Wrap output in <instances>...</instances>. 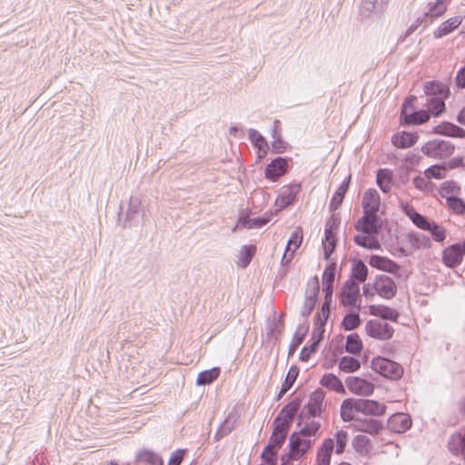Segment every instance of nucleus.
<instances>
[{"instance_id":"nucleus-39","label":"nucleus","mask_w":465,"mask_h":465,"mask_svg":"<svg viewBox=\"0 0 465 465\" xmlns=\"http://www.w3.org/2000/svg\"><path fill=\"white\" fill-rule=\"evenodd\" d=\"M221 370L219 367H213L210 370L201 371L198 374L196 384L204 386L213 383L219 377Z\"/></svg>"},{"instance_id":"nucleus-19","label":"nucleus","mask_w":465,"mask_h":465,"mask_svg":"<svg viewBox=\"0 0 465 465\" xmlns=\"http://www.w3.org/2000/svg\"><path fill=\"white\" fill-rule=\"evenodd\" d=\"M433 134L450 137H465V130L450 122H443L433 127Z\"/></svg>"},{"instance_id":"nucleus-51","label":"nucleus","mask_w":465,"mask_h":465,"mask_svg":"<svg viewBox=\"0 0 465 465\" xmlns=\"http://www.w3.org/2000/svg\"><path fill=\"white\" fill-rule=\"evenodd\" d=\"M302 242V232L300 227H297L295 231L292 233L287 246L286 251L287 252H292V253L295 252V251L301 246Z\"/></svg>"},{"instance_id":"nucleus-8","label":"nucleus","mask_w":465,"mask_h":465,"mask_svg":"<svg viewBox=\"0 0 465 465\" xmlns=\"http://www.w3.org/2000/svg\"><path fill=\"white\" fill-rule=\"evenodd\" d=\"M373 289L382 298L390 300L397 293V285L393 279L387 275H378L373 282Z\"/></svg>"},{"instance_id":"nucleus-25","label":"nucleus","mask_w":465,"mask_h":465,"mask_svg":"<svg viewBox=\"0 0 465 465\" xmlns=\"http://www.w3.org/2000/svg\"><path fill=\"white\" fill-rule=\"evenodd\" d=\"M301 185L298 183L289 185L280 195L278 201L280 207L286 208L296 201V197L300 193Z\"/></svg>"},{"instance_id":"nucleus-29","label":"nucleus","mask_w":465,"mask_h":465,"mask_svg":"<svg viewBox=\"0 0 465 465\" xmlns=\"http://www.w3.org/2000/svg\"><path fill=\"white\" fill-rule=\"evenodd\" d=\"M461 24V18L460 16L451 17L443 22L433 33L435 38H441L450 34Z\"/></svg>"},{"instance_id":"nucleus-27","label":"nucleus","mask_w":465,"mask_h":465,"mask_svg":"<svg viewBox=\"0 0 465 465\" xmlns=\"http://www.w3.org/2000/svg\"><path fill=\"white\" fill-rule=\"evenodd\" d=\"M350 181H351V175H349L341 183V184L339 186V188L334 193L333 196L331 199L330 204H329V209L331 212L337 210L342 203L344 196L349 188Z\"/></svg>"},{"instance_id":"nucleus-10","label":"nucleus","mask_w":465,"mask_h":465,"mask_svg":"<svg viewBox=\"0 0 465 465\" xmlns=\"http://www.w3.org/2000/svg\"><path fill=\"white\" fill-rule=\"evenodd\" d=\"M288 159L281 156L272 160L264 170L266 179L272 182L277 181L281 176L285 174L289 169Z\"/></svg>"},{"instance_id":"nucleus-34","label":"nucleus","mask_w":465,"mask_h":465,"mask_svg":"<svg viewBox=\"0 0 465 465\" xmlns=\"http://www.w3.org/2000/svg\"><path fill=\"white\" fill-rule=\"evenodd\" d=\"M353 241L357 245L363 247L365 249H368V250H381V245L379 242V241L377 240V238L375 237V235L357 234L354 236Z\"/></svg>"},{"instance_id":"nucleus-18","label":"nucleus","mask_w":465,"mask_h":465,"mask_svg":"<svg viewBox=\"0 0 465 465\" xmlns=\"http://www.w3.org/2000/svg\"><path fill=\"white\" fill-rule=\"evenodd\" d=\"M402 211L404 213L411 219V221L420 229L426 231L429 229L432 221L428 219L426 216L418 213L411 205L409 203L402 204Z\"/></svg>"},{"instance_id":"nucleus-2","label":"nucleus","mask_w":465,"mask_h":465,"mask_svg":"<svg viewBox=\"0 0 465 465\" xmlns=\"http://www.w3.org/2000/svg\"><path fill=\"white\" fill-rule=\"evenodd\" d=\"M340 302L344 307H354L357 311L361 309V295L360 285L354 280H347L341 290Z\"/></svg>"},{"instance_id":"nucleus-28","label":"nucleus","mask_w":465,"mask_h":465,"mask_svg":"<svg viewBox=\"0 0 465 465\" xmlns=\"http://www.w3.org/2000/svg\"><path fill=\"white\" fill-rule=\"evenodd\" d=\"M419 135L414 133L401 132L392 136V143L399 148H408L412 146L418 140Z\"/></svg>"},{"instance_id":"nucleus-32","label":"nucleus","mask_w":465,"mask_h":465,"mask_svg":"<svg viewBox=\"0 0 465 465\" xmlns=\"http://www.w3.org/2000/svg\"><path fill=\"white\" fill-rule=\"evenodd\" d=\"M388 2L389 0H362L361 14L369 16L371 13L381 12Z\"/></svg>"},{"instance_id":"nucleus-15","label":"nucleus","mask_w":465,"mask_h":465,"mask_svg":"<svg viewBox=\"0 0 465 465\" xmlns=\"http://www.w3.org/2000/svg\"><path fill=\"white\" fill-rule=\"evenodd\" d=\"M324 400V392L322 390L315 391L307 405L302 410L300 418L303 415L305 410H307L309 417H316L319 416L322 411V402Z\"/></svg>"},{"instance_id":"nucleus-5","label":"nucleus","mask_w":465,"mask_h":465,"mask_svg":"<svg viewBox=\"0 0 465 465\" xmlns=\"http://www.w3.org/2000/svg\"><path fill=\"white\" fill-rule=\"evenodd\" d=\"M314 440L292 432L289 437V453L286 455L288 460H300L312 449Z\"/></svg>"},{"instance_id":"nucleus-3","label":"nucleus","mask_w":465,"mask_h":465,"mask_svg":"<svg viewBox=\"0 0 465 465\" xmlns=\"http://www.w3.org/2000/svg\"><path fill=\"white\" fill-rule=\"evenodd\" d=\"M371 368L385 378L399 380L403 374L401 364L384 357L374 358L371 361Z\"/></svg>"},{"instance_id":"nucleus-40","label":"nucleus","mask_w":465,"mask_h":465,"mask_svg":"<svg viewBox=\"0 0 465 465\" xmlns=\"http://www.w3.org/2000/svg\"><path fill=\"white\" fill-rule=\"evenodd\" d=\"M446 98L441 97H430L427 100L428 112L435 117L440 116L446 109L445 100Z\"/></svg>"},{"instance_id":"nucleus-21","label":"nucleus","mask_w":465,"mask_h":465,"mask_svg":"<svg viewBox=\"0 0 465 465\" xmlns=\"http://www.w3.org/2000/svg\"><path fill=\"white\" fill-rule=\"evenodd\" d=\"M302 401L299 398L293 399L291 402L283 406L276 418H280L282 420L292 424L294 417L301 407Z\"/></svg>"},{"instance_id":"nucleus-52","label":"nucleus","mask_w":465,"mask_h":465,"mask_svg":"<svg viewBox=\"0 0 465 465\" xmlns=\"http://www.w3.org/2000/svg\"><path fill=\"white\" fill-rule=\"evenodd\" d=\"M321 428V424L318 421H311L307 423L303 428H302L298 431H294L300 436L305 437L307 439H312L314 437Z\"/></svg>"},{"instance_id":"nucleus-30","label":"nucleus","mask_w":465,"mask_h":465,"mask_svg":"<svg viewBox=\"0 0 465 465\" xmlns=\"http://www.w3.org/2000/svg\"><path fill=\"white\" fill-rule=\"evenodd\" d=\"M368 267L361 260L353 261V265L351 268V278L349 280H354L355 282L360 283L364 282L368 277Z\"/></svg>"},{"instance_id":"nucleus-14","label":"nucleus","mask_w":465,"mask_h":465,"mask_svg":"<svg viewBox=\"0 0 465 465\" xmlns=\"http://www.w3.org/2000/svg\"><path fill=\"white\" fill-rule=\"evenodd\" d=\"M369 263L371 267L389 273H397L400 270L397 262L385 256L373 254L370 257Z\"/></svg>"},{"instance_id":"nucleus-55","label":"nucleus","mask_w":465,"mask_h":465,"mask_svg":"<svg viewBox=\"0 0 465 465\" xmlns=\"http://www.w3.org/2000/svg\"><path fill=\"white\" fill-rule=\"evenodd\" d=\"M426 231L430 232L435 242H442L446 238L445 229L433 221Z\"/></svg>"},{"instance_id":"nucleus-60","label":"nucleus","mask_w":465,"mask_h":465,"mask_svg":"<svg viewBox=\"0 0 465 465\" xmlns=\"http://www.w3.org/2000/svg\"><path fill=\"white\" fill-rule=\"evenodd\" d=\"M286 438V434L272 431L267 446H270L271 449L279 450L283 446Z\"/></svg>"},{"instance_id":"nucleus-49","label":"nucleus","mask_w":465,"mask_h":465,"mask_svg":"<svg viewBox=\"0 0 465 465\" xmlns=\"http://www.w3.org/2000/svg\"><path fill=\"white\" fill-rule=\"evenodd\" d=\"M235 420H232L230 416H228L223 422L219 426L215 435L214 440L216 441L221 440L223 438L227 436L232 432L234 429Z\"/></svg>"},{"instance_id":"nucleus-57","label":"nucleus","mask_w":465,"mask_h":465,"mask_svg":"<svg viewBox=\"0 0 465 465\" xmlns=\"http://www.w3.org/2000/svg\"><path fill=\"white\" fill-rule=\"evenodd\" d=\"M341 223L339 214L333 213L326 222L324 234L335 235Z\"/></svg>"},{"instance_id":"nucleus-1","label":"nucleus","mask_w":465,"mask_h":465,"mask_svg":"<svg viewBox=\"0 0 465 465\" xmlns=\"http://www.w3.org/2000/svg\"><path fill=\"white\" fill-rule=\"evenodd\" d=\"M385 405L367 399H345L341 405V417L344 421L355 420L356 413L380 416L385 413Z\"/></svg>"},{"instance_id":"nucleus-43","label":"nucleus","mask_w":465,"mask_h":465,"mask_svg":"<svg viewBox=\"0 0 465 465\" xmlns=\"http://www.w3.org/2000/svg\"><path fill=\"white\" fill-rule=\"evenodd\" d=\"M358 312H351L344 316L341 326L345 331H353L361 325V320Z\"/></svg>"},{"instance_id":"nucleus-46","label":"nucleus","mask_w":465,"mask_h":465,"mask_svg":"<svg viewBox=\"0 0 465 465\" xmlns=\"http://www.w3.org/2000/svg\"><path fill=\"white\" fill-rule=\"evenodd\" d=\"M339 368L344 372H354L361 368V362L353 357L343 356L339 361Z\"/></svg>"},{"instance_id":"nucleus-50","label":"nucleus","mask_w":465,"mask_h":465,"mask_svg":"<svg viewBox=\"0 0 465 465\" xmlns=\"http://www.w3.org/2000/svg\"><path fill=\"white\" fill-rule=\"evenodd\" d=\"M326 321H322L320 316L314 317V329L312 334V341L320 344L323 339Z\"/></svg>"},{"instance_id":"nucleus-20","label":"nucleus","mask_w":465,"mask_h":465,"mask_svg":"<svg viewBox=\"0 0 465 465\" xmlns=\"http://www.w3.org/2000/svg\"><path fill=\"white\" fill-rule=\"evenodd\" d=\"M424 93L427 96L441 98H448L450 94L449 86L439 81L425 83Z\"/></svg>"},{"instance_id":"nucleus-26","label":"nucleus","mask_w":465,"mask_h":465,"mask_svg":"<svg viewBox=\"0 0 465 465\" xmlns=\"http://www.w3.org/2000/svg\"><path fill=\"white\" fill-rule=\"evenodd\" d=\"M271 221L270 217H256V218H249L246 215H242L239 218L238 223L233 227L232 232H235L239 225L247 228H261L266 225Z\"/></svg>"},{"instance_id":"nucleus-6","label":"nucleus","mask_w":465,"mask_h":465,"mask_svg":"<svg viewBox=\"0 0 465 465\" xmlns=\"http://www.w3.org/2000/svg\"><path fill=\"white\" fill-rule=\"evenodd\" d=\"M320 292V282L317 276L311 278L307 282L305 291V299L301 310V316L308 322L307 318L311 315L315 308ZM306 322H304L305 324Z\"/></svg>"},{"instance_id":"nucleus-22","label":"nucleus","mask_w":465,"mask_h":465,"mask_svg":"<svg viewBox=\"0 0 465 465\" xmlns=\"http://www.w3.org/2000/svg\"><path fill=\"white\" fill-rule=\"evenodd\" d=\"M370 313L380 317L382 320H389L391 322H397L400 316V313L395 309L386 305H371Z\"/></svg>"},{"instance_id":"nucleus-38","label":"nucleus","mask_w":465,"mask_h":465,"mask_svg":"<svg viewBox=\"0 0 465 465\" xmlns=\"http://www.w3.org/2000/svg\"><path fill=\"white\" fill-rule=\"evenodd\" d=\"M320 383L323 387L329 388L336 392H345L341 381L332 373L324 374L322 377Z\"/></svg>"},{"instance_id":"nucleus-47","label":"nucleus","mask_w":465,"mask_h":465,"mask_svg":"<svg viewBox=\"0 0 465 465\" xmlns=\"http://www.w3.org/2000/svg\"><path fill=\"white\" fill-rule=\"evenodd\" d=\"M409 241L411 244L417 249H428L431 244L430 238L420 232L410 233Z\"/></svg>"},{"instance_id":"nucleus-63","label":"nucleus","mask_w":465,"mask_h":465,"mask_svg":"<svg viewBox=\"0 0 465 465\" xmlns=\"http://www.w3.org/2000/svg\"><path fill=\"white\" fill-rule=\"evenodd\" d=\"M299 368L296 365L292 366L287 373V376L282 383L283 390H290L295 382L299 375Z\"/></svg>"},{"instance_id":"nucleus-24","label":"nucleus","mask_w":465,"mask_h":465,"mask_svg":"<svg viewBox=\"0 0 465 465\" xmlns=\"http://www.w3.org/2000/svg\"><path fill=\"white\" fill-rule=\"evenodd\" d=\"M335 272H336V263L335 262H331V263L328 264L324 269V272L322 273V283H323L322 291H323L325 296L332 295Z\"/></svg>"},{"instance_id":"nucleus-48","label":"nucleus","mask_w":465,"mask_h":465,"mask_svg":"<svg viewBox=\"0 0 465 465\" xmlns=\"http://www.w3.org/2000/svg\"><path fill=\"white\" fill-rule=\"evenodd\" d=\"M255 252L256 247L254 245H243L240 251L239 265L242 268L247 267L255 254Z\"/></svg>"},{"instance_id":"nucleus-13","label":"nucleus","mask_w":465,"mask_h":465,"mask_svg":"<svg viewBox=\"0 0 465 465\" xmlns=\"http://www.w3.org/2000/svg\"><path fill=\"white\" fill-rule=\"evenodd\" d=\"M354 421V429L357 431L369 433L371 435H374L379 433V431L382 429L381 421L372 419V418H357L352 420Z\"/></svg>"},{"instance_id":"nucleus-33","label":"nucleus","mask_w":465,"mask_h":465,"mask_svg":"<svg viewBox=\"0 0 465 465\" xmlns=\"http://www.w3.org/2000/svg\"><path fill=\"white\" fill-rule=\"evenodd\" d=\"M450 451L458 456L462 455L465 458V436L460 433L453 434L449 440Z\"/></svg>"},{"instance_id":"nucleus-35","label":"nucleus","mask_w":465,"mask_h":465,"mask_svg":"<svg viewBox=\"0 0 465 465\" xmlns=\"http://www.w3.org/2000/svg\"><path fill=\"white\" fill-rule=\"evenodd\" d=\"M450 3V0H436L433 4H429V10L426 12L425 15L428 18H430V22L434 19L441 16L447 10L448 5Z\"/></svg>"},{"instance_id":"nucleus-4","label":"nucleus","mask_w":465,"mask_h":465,"mask_svg":"<svg viewBox=\"0 0 465 465\" xmlns=\"http://www.w3.org/2000/svg\"><path fill=\"white\" fill-rule=\"evenodd\" d=\"M455 146L449 141L435 139L426 143L421 147V152L429 156L437 159H445L453 154Z\"/></svg>"},{"instance_id":"nucleus-54","label":"nucleus","mask_w":465,"mask_h":465,"mask_svg":"<svg viewBox=\"0 0 465 465\" xmlns=\"http://www.w3.org/2000/svg\"><path fill=\"white\" fill-rule=\"evenodd\" d=\"M141 201L137 197H131L126 211V220L132 222L136 219L140 213Z\"/></svg>"},{"instance_id":"nucleus-11","label":"nucleus","mask_w":465,"mask_h":465,"mask_svg":"<svg viewBox=\"0 0 465 465\" xmlns=\"http://www.w3.org/2000/svg\"><path fill=\"white\" fill-rule=\"evenodd\" d=\"M348 389L355 394L369 396L374 391V386L371 382L360 377H349L346 380Z\"/></svg>"},{"instance_id":"nucleus-61","label":"nucleus","mask_w":465,"mask_h":465,"mask_svg":"<svg viewBox=\"0 0 465 465\" xmlns=\"http://www.w3.org/2000/svg\"><path fill=\"white\" fill-rule=\"evenodd\" d=\"M334 438H335V440H336V450H335V452L337 454H341L343 453L345 448H346V443H347V439H348V432L345 431V430H338L335 435H334Z\"/></svg>"},{"instance_id":"nucleus-12","label":"nucleus","mask_w":465,"mask_h":465,"mask_svg":"<svg viewBox=\"0 0 465 465\" xmlns=\"http://www.w3.org/2000/svg\"><path fill=\"white\" fill-rule=\"evenodd\" d=\"M387 426L392 432L403 433L411 427V416L403 412L395 413L388 420Z\"/></svg>"},{"instance_id":"nucleus-17","label":"nucleus","mask_w":465,"mask_h":465,"mask_svg":"<svg viewBox=\"0 0 465 465\" xmlns=\"http://www.w3.org/2000/svg\"><path fill=\"white\" fill-rule=\"evenodd\" d=\"M462 259V252L460 251V245L456 243L445 248L442 252V261L447 267H457L461 263Z\"/></svg>"},{"instance_id":"nucleus-59","label":"nucleus","mask_w":465,"mask_h":465,"mask_svg":"<svg viewBox=\"0 0 465 465\" xmlns=\"http://www.w3.org/2000/svg\"><path fill=\"white\" fill-rule=\"evenodd\" d=\"M449 206L459 214H465V201L456 196L447 197Z\"/></svg>"},{"instance_id":"nucleus-37","label":"nucleus","mask_w":465,"mask_h":465,"mask_svg":"<svg viewBox=\"0 0 465 465\" xmlns=\"http://www.w3.org/2000/svg\"><path fill=\"white\" fill-rule=\"evenodd\" d=\"M430 114L426 110H419L411 112L401 122L402 124H421L430 120Z\"/></svg>"},{"instance_id":"nucleus-58","label":"nucleus","mask_w":465,"mask_h":465,"mask_svg":"<svg viewBox=\"0 0 465 465\" xmlns=\"http://www.w3.org/2000/svg\"><path fill=\"white\" fill-rule=\"evenodd\" d=\"M447 168L444 165L440 164H435L432 166H430L426 171L424 172L426 178H435V179H441L446 174Z\"/></svg>"},{"instance_id":"nucleus-9","label":"nucleus","mask_w":465,"mask_h":465,"mask_svg":"<svg viewBox=\"0 0 465 465\" xmlns=\"http://www.w3.org/2000/svg\"><path fill=\"white\" fill-rule=\"evenodd\" d=\"M381 227L377 214L364 213L355 223V229L364 234L377 235Z\"/></svg>"},{"instance_id":"nucleus-23","label":"nucleus","mask_w":465,"mask_h":465,"mask_svg":"<svg viewBox=\"0 0 465 465\" xmlns=\"http://www.w3.org/2000/svg\"><path fill=\"white\" fill-rule=\"evenodd\" d=\"M334 448V440L326 439L323 440L322 446L317 453V465H330L331 453Z\"/></svg>"},{"instance_id":"nucleus-62","label":"nucleus","mask_w":465,"mask_h":465,"mask_svg":"<svg viewBox=\"0 0 465 465\" xmlns=\"http://www.w3.org/2000/svg\"><path fill=\"white\" fill-rule=\"evenodd\" d=\"M332 302V295L325 296L324 295V302L322 305L321 311L318 312L314 317L320 316V318L322 321H328L330 314H331V305Z\"/></svg>"},{"instance_id":"nucleus-31","label":"nucleus","mask_w":465,"mask_h":465,"mask_svg":"<svg viewBox=\"0 0 465 465\" xmlns=\"http://www.w3.org/2000/svg\"><path fill=\"white\" fill-rule=\"evenodd\" d=\"M309 331V322H306L305 325H299L296 332L292 337V341L289 346L288 357H291L294 354L298 347L303 342L305 336Z\"/></svg>"},{"instance_id":"nucleus-44","label":"nucleus","mask_w":465,"mask_h":465,"mask_svg":"<svg viewBox=\"0 0 465 465\" xmlns=\"http://www.w3.org/2000/svg\"><path fill=\"white\" fill-rule=\"evenodd\" d=\"M352 446L357 452L366 455L371 448V440L365 435H357L352 440Z\"/></svg>"},{"instance_id":"nucleus-7","label":"nucleus","mask_w":465,"mask_h":465,"mask_svg":"<svg viewBox=\"0 0 465 465\" xmlns=\"http://www.w3.org/2000/svg\"><path fill=\"white\" fill-rule=\"evenodd\" d=\"M365 330L370 337L382 341L391 339L394 333L392 326L381 320L369 321Z\"/></svg>"},{"instance_id":"nucleus-16","label":"nucleus","mask_w":465,"mask_h":465,"mask_svg":"<svg viewBox=\"0 0 465 465\" xmlns=\"http://www.w3.org/2000/svg\"><path fill=\"white\" fill-rule=\"evenodd\" d=\"M381 199L379 193L375 189H368L362 198V207L364 213L377 214L380 209Z\"/></svg>"},{"instance_id":"nucleus-64","label":"nucleus","mask_w":465,"mask_h":465,"mask_svg":"<svg viewBox=\"0 0 465 465\" xmlns=\"http://www.w3.org/2000/svg\"><path fill=\"white\" fill-rule=\"evenodd\" d=\"M284 313H281L277 319H274L272 326L270 328V332L274 335L275 339H278L284 331Z\"/></svg>"},{"instance_id":"nucleus-41","label":"nucleus","mask_w":465,"mask_h":465,"mask_svg":"<svg viewBox=\"0 0 465 465\" xmlns=\"http://www.w3.org/2000/svg\"><path fill=\"white\" fill-rule=\"evenodd\" d=\"M136 460L146 462L151 465H163V461L161 459V457L155 452L149 450H143L139 451L136 454Z\"/></svg>"},{"instance_id":"nucleus-36","label":"nucleus","mask_w":465,"mask_h":465,"mask_svg":"<svg viewBox=\"0 0 465 465\" xmlns=\"http://www.w3.org/2000/svg\"><path fill=\"white\" fill-rule=\"evenodd\" d=\"M376 182L380 189L388 193L392 183V172L389 169H380L377 172Z\"/></svg>"},{"instance_id":"nucleus-42","label":"nucleus","mask_w":465,"mask_h":465,"mask_svg":"<svg viewBox=\"0 0 465 465\" xmlns=\"http://www.w3.org/2000/svg\"><path fill=\"white\" fill-rule=\"evenodd\" d=\"M345 350L351 354H359L362 350V342L357 333H351L346 338Z\"/></svg>"},{"instance_id":"nucleus-45","label":"nucleus","mask_w":465,"mask_h":465,"mask_svg":"<svg viewBox=\"0 0 465 465\" xmlns=\"http://www.w3.org/2000/svg\"><path fill=\"white\" fill-rule=\"evenodd\" d=\"M249 139L254 147L258 148L263 154L267 153L268 143L265 138L256 130L250 129L248 132Z\"/></svg>"},{"instance_id":"nucleus-56","label":"nucleus","mask_w":465,"mask_h":465,"mask_svg":"<svg viewBox=\"0 0 465 465\" xmlns=\"http://www.w3.org/2000/svg\"><path fill=\"white\" fill-rule=\"evenodd\" d=\"M261 458L266 465H276L278 461V450L271 449L270 446H265Z\"/></svg>"},{"instance_id":"nucleus-53","label":"nucleus","mask_w":465,"mask_h":465,"mask_svg":"<svg viewBox=\"0 0 465 465\" xmlns=\"http://www.w3.org/2000/svg\"><path fill=\"white\" fill-rule=\"evenodd\" d=\"M337 244V239L335 235H328L324 234V238L322 240V246L324 250V258L329 260L331 255L334 252Z\"/></svg>"}]
</instances>
